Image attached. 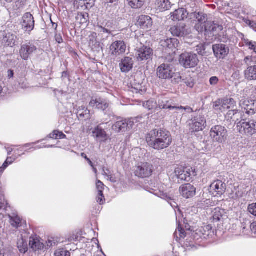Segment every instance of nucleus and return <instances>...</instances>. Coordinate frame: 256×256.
Returning a JSON list of instances; mask_svg holds the SVG:
<instances>
[{"label":"nucleus","instance_id":"1","mask_svg":"<svg viewBox=\"0 0 256 256\" xmlns=\"http://www.w3.org/2000/svg\"><path fill=\"white\" fill-rule=\"evenodd\" d=\"M148 146L157 150H162L170 146L172 142L170 133L164 128L151 130L146 136Z\"/></svg>","mask_w":256,"mask_h":256},{"label":"nucleus","instance_id":"2","mask_svg":"<svg viewBox=\"0 0 256 256\" xmlns=\"http://www.w3.org/2000/svg\"><path fill=\"white\" fill-rule=\"evenodd\" d=\"M237 130L246 136L256 134V120H240L236 123Z\"/></svg>","mask_w":256,"mask_h":256},{"label":"nucleus","instance_id":"3","mask_svg":"<svg viewBox=\"0 0 256 256\" xmlns=\"http://www.w3.org/2000/svg\"><path fill=\"white\" fill-rule=\"evenodd\" d=\"M179 62L186 68H190L196 67L199 60L196 54L185 52L180 56Z\"/></svg>","mask_w":256,"mask_h":256},{"label":"nucleus","instance_id":"4","mask_svg":"<svg viewBox=\"0 0 256 256\" xmlns=\"http://www.w3.org/2000/svg\"><path fill=\"white\" fill-rule=\"evenodd\" d=\"M174 71L176 70L172 64H162L158 68L156 74L160 79L170 80L172 78Z\"/></svg>","mask_w":256,"mask_h":256},{"label":"nucleus","instance_id":"5","mask_svg":"<svg viewBox=\"0 0 256 256\" xmlns=\"http://www.w3.org/2000/svg\"><path fill=\"white\" fill-rule=\"evenodd\" d=\"M227 130L226 128L220 125L212 126L210 130V136L214 141L222 143L226 138Z\"/></svg>","mask_w":256,"mask_h":256},{"label":"nucleus","instance_id":"6","mask_svg":"<svg viewBox=\"0 0 256 256\" xmlns=\"http://www.w3.org/2000/svg\"><path fill=\"white\" fill-rule=\"evenodd\" d=\"M134 122L130 120L118 118L116 122L112 126V129L117 132H124L132 129Z\"/></svg>","mask_w":256,"mask_h":256},{"label":"nucleus","instance_id":"7","mask_svg":"<svg viewBox=\"0 0 256 256\" xmlns=\"http://www.w3.org/2000/svg\"><path fill=\"white\" fill-rule=\"evenodd\" d=\"M196 26L197 27V30L198 32L204 33L205 35L212 34V32L216 31L217 30H222V26L216 24L214 22L208 21V20L202 24V25H200V27L197 25Z\"/></svg>","mask_w":256,"mask_h":256},{"label":"nucleus","instance_id":"8","mask_svg":"<svg viewBox=\"0 0 256 256\" xmlns=\"http://www.w3.org/2000/svg\"><path fill=\"white\" fill-rule=\"evenodd\" d=\"M153 172L152 165L147 163H141L138 164L134 170L136 176L140 178H146L150 176Z\"/></svg>","mask_w":256,"mask_h":256},{"label":"nucleus","instance_id":"9","mask_svg":"<svg viewBox=\"0 0 256 256\" xmlns=\"http://www.w3.org/2000/svg\"><path fill=\"white\" fill-rule=\"evenodd\" d=\"M235 104L236 102L233 98H226L216 100L214 103L213 107L215 110L223 112L228 109L234 107Z\"/></svg>","mask_w":256,"mask_h":256},{"label":"nucleus","instance_id":"10","mask_svg":"<svg viewBox=\"0 0 256 256\" xmlns=\"http://www.w3.org/2000/svg\"><path fill=\"white\" fill-rule=\"evenodd\" d=\"M170 32L174 36L178 37H183L189 34L191 31L190 28L184 23H179L172 26Z\"/></svg>","mask_w":256,"mask_h":256},{"label":"nucleus","instance_id":"11","mask_svg":"<svg viewBox=\"0 0 256 256\" xmlns=\"http://www.w3.org/2000/svg\"><path fill=\"white\" fill-rule=\"evenodd\" d=\"M153 50L148 46H142L137 48L136 52V57L138 61L147 60L152 58Z\"/></svg>","mask_w":256,"mask_h":256},{"label":"nucleus","instance_id":"12","mask_svg":"<svg viewBox=\"0 0 256 256\" xmlns=\"http://www.w3.org/2000/svg\"><path fill=\"white\" fill-rule=\"evenodd\" d=\"M206 121L204 116H195L190 124V130L192 132L202 131L206 126Z\"/></svg>","mask_w":256,"mask_h":256},{"label":"nucleus","instance_id":"13","mask_svg":"<svg viewBox=\"0 0 256 256\" xmlns=\"http://www.w3.org/2000/svg\"><path fill=\"white\" fill-rule=\"evenodd\" d=\"M126 48V44L123 40H117L110 45V54L114 57H117L124 54Z\"/></svg>","mask_w":256,"mask_h":256},{"label":"nucleus","instance_id":"14","mask_svg":"<svg viewBox=\"0 0 256 256\" xmlns=\"http://www.w3.org/2000/svg\"><path fill=\"white\" fill-rule=\"evenodd\" d=\"M21 24L22 30L25 32L30 34L34 27V20L32 15L30 12L24 14Z\"/></svg>","mask_w":256,"mask_h":256},{"label":"nucleus","instance_id":"15","mask_svg":"<svg viewBox=\"0 0 256 256\" xmlns=\"http://www.w3.org/2000/svg\"><path fill=\"white\" fill-rule=\"evenodd\" d=\"M158 106L160 108L163 109H170V110H188V112H192L193 110L192 108L189 106L183 107L182 106H174V104L172 100H168L166 98H163L162 100H159Z\"/></svg>","mask_w":256,"mask_h":256},{"label":"nucleus","instance_id":"16","mask_svg":"<svg viewBox=\"0 0 256 256\" xmlns=\"http://www.w3.org/2000/svg\"><path fill=\"white\" fill-rule=\"evenodd\" d=\"M160 44L161 46L165 49L166 52L170 54L176 52L179 42L176 38H167L166 40H162Z\"/></svg>","mask_w":256,"mask_h":256},{"label":"nucleus","instance_id":"17","mask_svg":"<svg viewBox=\"0 0 256 256\" xmlns=\"http://www.w3.org/2000/svg\"><path fill=\"white\" fill-rule=\"evenodd\" d=\"M36 47L32 43L28 42L22 45L20 50L21 58L24 60H27L30 56L36 50Z\"/></svg>","mask_w":256,"mask_h":256},{"label":"nucleus","instance_id":"18","mask_svg":"<svg viewBox=\"0 0 256 256\" xmlns=\"http://www.w3.org/2000/svg\"><path fill=\"white\" fill-rule=\"evenodd\" d=\"M210 188L214 196H219L225 192L226 184L222 180H217L210 184Z\"/></svg>","mask_w":256,"mask_h":256},{"label":"nucleus","instance_id":"19","mask_svg":"<svg viewBox=\"0 0 256 256\" xmlns=\"http://www.w3.org/2000/svg\"><path fill=\"white\" fill-rule=\"evenodd\" d=\"M240 105L248 114L256 113V102L254 100L242 98L240 102Z\"/></svg>","mask_w":256,"mask_h":256},{"label":"nucleus","instance_id":"20","mask_svg":"<svg viewBox=\"0 0 256 256\" xmlns=\"http://www.w3.org/2000/svg\"><path fill=\"white\" fill-rule=\"evenodd\" d=\"M214 56L219 59L224 58L229 53V48L224 44H216L212 46Z\"/></svg>","mask_w":256,"mask_h":256},{"label":"nucleus","instance_id":"21","mask_svg":"<svg viewBox=\"0 0 256 256\" xmlns=\"http://www.w3.org/2000/svg\"><path fill=\"white\" fill-rule=\"evenodd\" d=\"M180 192L184 198H190L196 194V188L192 184H186L180 188Z\"/></svg>","mask_w":256,"mask_h":256},{"label":"nucleus","instance_id":"22","mask_svg":"<svg viewBox=\"0 0 256 256\" xmlns=\"http://www.w3.org/2000/svg\"><path fill=\"white\" fill-rule=\"evenodd\" d=\"M152 20L148 16H140L137 20V24L144 30L150 29L152 26Z\"/></svg>","mask_w":256,"mask_h":256},{"label":"nucleus","instance_id":"23","mask_svg":"<svg viewBox=\"0 0 256 256\" xmlns=\"http://www.w3.org/2000/svg\"><path fill=\"white\" fill-rule=\"evenodd\" d=\"M89 46L94 52H99L102 49V44L97 40V34L92 32L89 36Z\"/></svg>","mask_w":256,"mask_h":256},{"label":"nucleus","instance_id":"24","mask_svg":"<svg viewBox=\"0 0 256 256\" xmlns=\"http://www.w3.org/2000/svg\"><path fill=\"white\" fill-rule=\"evenodd\" d=\"M28 0H16L13 6H11L10 10L12 14L16 16H18L21 14L22 9L26 6Z\"/></svg>","mask_w":256,"mask_h":256},{"label":"nucleus","instance_id":"25","mask_svg":"<svg viewBox=\"0 0 256 256\" xmlns=\"http://www.w3.org/2000/svg\"><path fill=\"white\" fill-rule=\"evenodd\" d=\"M171 18L172 20H182L187 18L188 13L186 9L180 8L175 10L173 12L171 13Z\"/></svg>","mask_w":256,"mask_h":256},{"label":"nucleus","instance_id":"26","mask_svg":"<svg viewBox=\"0 0 256 256\" xmlns=\"http://www.w3.org/2000/svg\"><path fill=\"white\" fill-rule=\"evenodd\" d=\"M89 106L98 110H104L108 107L109 104L106 100L101 98H92L90 102Z\"/></svg>","mask_w":256,"mask_h":256},{"label":"nucleus","instance_id":"27","mask_svg":"<svg viewBox=\"0 0 256 256\" xmlns=\"http://www.w3.org/2000/svg\"><path fill=\"white\" fill-rule=\"evenodd\" d=\"M133 65L132 58L128 56L124 57L120 64V70L124 72H128L130 71L132 68Z\"/></svg>","mask_w":256,"mask_h":256},{"label":"nucleus","instance_id":"28","mask_svg":"<svg viewBox=\"0 0 256 256\" xmlns=\"http://www.w3.org/2000/svg\"><path fill=\"white\" fill-rule=\"evenodd\" d=\"M104 124H100L92 131L94 136L101 142H104L108 139V136L101 126Z\"/></svg>","mask_w":256,"mask_h":256},{"label":"nucleus","instance_id":"29","mask_svg":"<svg viewBox=\"0 0 256 256\" xmlns=\"http://www.w3.org/2000/svg\"><path fill=\"white\" fill-rule=\"evenodd\" d=\"M29 246L34 251L42 250L44 248V244L40 242V238L31 236L30 238Z\"/></svg>","mask_w":256,"mask_h":256},{"label":"nucleus","instance_id":"30","mask_svg":"<svg viewBox=\"0 0 256 256\" xmlns=\"http://www.w3.org/2000/svg\"><path fill=\"white\" fill-rule=\"evenodd\" d=\"M17 36L12 33L6 34L2 40V44L4 46L13 47L14 46L18 40Z\"/></svg>","mask_w":256,"mask_h":256},{"label":"nucleus","instance_id":"31","mask_svg":"<svg viewBox=\"0 0 256 256\" xmlns=\"http://www.w3.org/2000/svg\"><path fill=\"white\" fill-rule=\"evenodd\" d=\"M244 78L248 80H256V61L255 64L249 66L244 71Z\"/></svg>","mask_w":256,"mask_h":256},{"label":"nucleus","instance_id":"32","mask_svg":"<svg viewBox=\"0 0 256 256\" xmlns=\"http://www.w3.org/2000/svg\"><path fill=\"white\" fill-rule=\"evenodd\" d=\"M175 174L178 179L181 180L189 181L190 174L187 170L182 168H178L175 170Z\"/></svg>","mask_w":256,"mask_h":256},{"label":"nucleus","instance_id":"33","mask_svg":"<svg viewBox=\"0 0 256 256\" xmlns=\"http://www.w3.org/2000/svg\"><path fill=\"white\" fill-rule=\"evenodd\" d=\"M190 18H194L202 25V24L207 20V14L202 12H194L190 14Z\"/></svg>","mask_w":256,"mask_h":256},{"label":"nucleus","instance_id":"34","mask_svg":"<svg viewBox=\"0 0 256 256\" xmlns=\"http://www.w3.org/2000/svg\"><path fill=\"white\" fill-rule=\"evenodd\" d=\"M78 117L79 118L86 120L90 118V111L84 107L79 108L77 112Z\"/></svg>","mask_w":256,"mask_h":256},{"label":"nucleus","instance_id":"35","mask_svg":"<svg viewBox=\"0 0 256 256\" xmlns=\"http://www.w3.org/2000/svg\"><path fill=\"white\" fill-rule=\"evenodd\" d=\"M224 210L219 208H216L213 211L212 222H216L224 219Z\"/></svg>","mask_w":256,"mask_h":256},{"label":"nucleus","instance_id":"36","mask_svg":"<svg viewBox=\"0 0 256 256\" xmlns=\"http://www.w3.org/2000/svg\"><path fill=\"white\" fill-rule=\"evenodd\" d=\"M18 248L21 253L25 254L28 250L26 240L22 238H19L17 242Z\"/></svg>","mask_w":256,"mask_h":256},{"label":"nucleus","instance_id":"37","mask_svg":"<svg viewBox=\"0 0 256 256\" xmlns=\"http://www.w3.org/2000/svg\"><path fill=\"white\" fill-rule=\"evenodd\" d=\"M158 6L162 10H167L170 8V2L168 0H158Z\"/></svg>","mask_w":256,"mask_h":256},{"label":"nucleus","instance_id":"38","mask_svg":"<svg viewBox=\"0 0 256 256\" xmlns=\"http://www.w3.org/2000/svg\"><path fill=\"white\" fill-rule=\"evenodd\" d=\"M10 222L12 226L14 228H18L21 226L22 220L17 215L14 214L13 216H10Z\"/></svg>","mask_w":256,"mask_h":256},{"label":"nucleus","instance_id":"39","mask_svg":"<svg viewBox=\"0 0 256 256\" xmlns=\"http://www.w3.org/2000/svg\"><path fill=\"white\" fill-rule=\"evenodd\" d=\"M66 135L62 132L58 130H54L50 134V138L52 139H64L66 138Z\"/></svg>","mask_w":256,"mask_h":256},{"label":"nucleus","instance_id":"40","mask_svg":"<svg viewBox=\"0 0 256 256\" xmlns=\"http://www.w3.org/2000/svg\"><path fill=\"white\" fill-rule=\"evenodd\" d=\"M129 5L133 8H141L144 4V0H128Z\"/></svg>","mask_w":256,"mask_h":256},{"label":"nucleus","instance_id":"41","mask_svg":"<svg viewBox=\"0 0 256 256\" xmlns=\"http://www.w3.org/2000/svg\"><path fill=\"white\" fill-rule=\"evenodd\" d=\"M86 0H75L74 3V6L78 10L80 8L82 10H86Z\"/></svg>","mask_w":256,"mask_h":256},{"label":"nucleus","instance_id":"42","mask_svg":"<svg viewBox=\"0 0 256 256\" xmlns=\"http://www.w3.org/2000/svg\"><path fill=\"white\" fill-rule=\"evenodd\" d=\"M200 232H202L204 238H206L212 232V226L210 225L204 226L200 230Z\"/></svg>","mask_w":256,"mask_h":256},{"label":"nucleus","instance_id":"43","mask_svg":"<svg viewBox=\"0 0 256 256\" xmlns=\"http://www.w3.org/2000/svg\"><path fill=\"white\" fill-rule=\"evenodd\" d=\"M143 106L146 108L150 110L156 106V103L153 100H150L143 104Z\"/></svg>","mask_w":256,"mask_h":256},{"label":"nucleus","instance_id":"44","mask_svg":"<svg viewBox=\"0 0 256 256\" xmlns=\"http://www.w3.org/2000/svg\"><path fill=\"white\" fill-rule=\"evenodd\" d=\"M88 17L87 14H84L82 13L78 14V16L76 17V20H78L82 24L86 23L88 21Z\"/></svg>","mask_w":256,"mask_h":256},{"label":"nucleus","instance_id":"45","mask_svg":"<svg viewBox=\"0 0 256 256\" xmlns=\"http://www.w3.org/2000/svg\"><path fill=\"white\" fill-rule=\"evenodd\" d=\"M174 72V74L172 76V82L173 83H179L180 82L182 81L183 77L179 73H177Z\"/></svg>","mask_w":256,"mask_h":256},{"label":"nucleus","instance_id":"46","mask_svg":"<svg viewBox=\"0 0 256 256\" xmlns=\"http://www.w3.org/2000/svg\"><path fill=\"white\" fill-rule=\"evenodd\" d=\"M206 48L204 44H200L196 46V50L197 52L202 56H204L206 54Z\"/></svg>","mask_w":256,"mask_h":256},{"label":"nucleus","instance_id":"47","mask_svg":"<svg viewBox=\"0 0 256 256\" xmlns=\"http://www.w3.org/2000/svg\"><path fill=\"white\" fill-rule=\"evenodd\" d=\"M54 256H70V252L63 249H60L55 252Z\"/></svg>","mask_w":256,"mask_h":256},{"label":"nucleus","instance_id":"48","mask_svg":"<svg viewBox=\"0 0 256 256\" xmlns=\"http://www.w3.org/2000/svg\"><path fill=\"white\" fill-rule=\"evenodd\" d=\"M182 81L188 87L192 88L194 86V80L190 76L186 77L185 78H183Z\"/></svg>","mask_w":256,"mask_h":256},{"label":"nucleus","instance_id":"49","mask_svg":"<svg viewBox=\"0 0 256 256\" xmlns=\"http://www.w3.org/2000/svg\"><path fill=\"white\" fill-rule=\"evenodd\" d=\"M248 210L250 214L256 216V203H252L249 204Z\"/></svg>","mask_w":256,"mask_h":256},{"label":"nucleus","instance_id":"50","mask_svg":"<svg viewBox=\"0 0 256 256\" xmlns=\"http://www.w3.org/2000/svg\"><path fill=\"white\" fill-rule=\"evenodd\" d=\"M245 44L248 46V48L252 50H254L256 52V42H250L248 40L245 41Z\"/></svg>","mask_w":256,"mask_h":256},{"label":"nucleus","instance_id":"51","mask_svg":"<svg viewBox=\"0 0 256 256\" xmlns=\"http://www.w3.org/2000/svg\"><path fill=\"white\" fill-rule=\"evenodd\" d=\"M242 116V113L241 112L238 111V110H236L234 116L232 120V122H234L236 123L237 122L239 121Z\"/></svg>","mask_w":256,"mask_h":256},{"label":"nucleus","instance_id":"52","mask_svg":"<svg viewBox=\"0 0 256 256\" xmlns=\"http://www.w3.org/2000/svg\"><path fill=\"white\" fill-rule=\"evenodd\" d=\"M6 1V3L4 4L6 6V7L8 8V10L10 14H12V11L10 10L11 6H13L14 3L15 2L16 0H4Z\"/></svg>","mask_w":256,"mask_h":256},{"label":"nucleus","instance_id":"53","mask_svg":"<svg viewBox=\"0 0 256 256\" xmlns=\"http://www.w3.org/2000/svg\"><path fill=\"white\" fill-rule=\"evenodd\" d=\"M97 28H98L97 31L100 34H102L106 33V34H108V35L110 34V30H108L102 27V26H98L97 27Z\"/></svg>","mask_w":256,"mask_h":256},{"label":"nucleus","instance_id":"54","mask_svg":"<svg viewBox=\"0 0 256 256\" xmlns=\"http://www.w3.org/2000/svg\"><path fill=\"white\" fill-rule=\"evenodd\" d=\"M254 60H252V56H246L244 59V62L245 64L247 65L248 67L249 66H252Z\"/></svg>","mask_w":256,"mask_h":256},{"label":"nucleus","instance_id":"55","mask_svg":"<svg viewBox=\"0 0 256 256\" xmlns=\"http://www.w3.org/2000/svg\"><path fill=\"white\" fill-rule=\"evenodd\" d=\"M10 158H8L4 162L3 164L2 167L0 168V172H2L4 170L8 167L9 164H11L12 162H9L8 159Z\"/></svg>","mask_w":256,"mask_h":256},{"label":"nucleus","instance_id":"56","mask_svg":"<svg viewBox=\"0 0 256 256\" xmlns=\"http://www.w3.org/2000/svg\"><path fill=\"white\" fill-rule=\"evenodd\" d=\"M236 110H229L226 115V118L228 120H232L234 116Z\"/></svg>","mask_w":256,"mask_h":256},{"label":"nucleus","instance_id":"57","mask_svg":"<svg viewBox=\"0 0 256 256\" xmlns=\"http://www.w3.org/2000/svg\"><path fill=\"white\" fill-rule=\"evenodd\" d=\"M219 80L216 76H212L210 79V83L212 86H216L218 84Z\"/></svg>","mask_w":256,"mask_h":256},{"label":"nucleus","instance_id":"58","mask_svg":"<svg viewBox=\"0 0 256 256\" xmlns=\"http://www.w3.org/2000/svg\"><path fill=\"white\" fill-rule=\"evenodd\" d=\"M95 0H86V8L90 9L94 5Z\"/></svg>","mask_w":256,"mask_h":256},{"label":"nucleus","instance_id":"59","mask_svg":"<svg viewBox=\"0 0 256 256\" xmlns=\"http://www.w3.org/2000/svg\"><path fill=\"white\" fill-rule=\"evenodd\" d=\"M142 86L140 84L136 86H135L132 87V92L138 93L140 91H142L141 90Z\"/></svg>","mask_w":256,"mask_h":256},{"label":"nucleus","instance_id":"60","mask_svg":"<svg viewBox=\"0 0 256 256\" xmlns=\"http://www.w3.org/2000/svg\"><path fill=\"white\" fill-rule=\"evenodd\" d=\"M96 188L98 190H104V184L100 180H98L96 183Z\"/></svg>","mask_w":256,"mask_h":256},{"label":"nucleus","instance_id":"61","mask_svg":"<svg viewBox=\"0 0 256 256\" xmlns=\"http://www.w3.org/2000/svg\"><path fill=\"white\" fill-rule=\"evenodd\" d=\"M96 201L100 204H103L105 202V198L104 196H98L96 198Z\"/></svg>","mask_w":256,"mask_h":256},{"label":"nucleus","instance_id":"62","mask_svg":"<svg viewBox=\"0 0 256 256\" xmlns=\"http://www.w3.org/2000/svg\"><path fill=\"white\" fill-rule=\"evenodd\" d=\"M55 40L58 44L63 42V39L60 34H56Z\"/></svg>","mask_w":256,"mask_h":256},{"label":"nucleus","instance_id":"63","mask_svg":"<svg viewBox=\"0 0 256 256\" xmlns=\"http://www.w3.org/2000/svg\"><path fill=\"white\" fill-rule=\"evenodd\" d=\"M82 156L88 162L89 164L92 166L93 167V164L92 162L86 156V155L84 153H82L81 154Z\"/></svg>","mask_w":256,"mask_h":256},{"label":"nucleus","instance_id":"64","mask_svg":"<svg viewBox=\"0 0 256 256\" xmlns=\"http://www.w3.org/2000/svg\"><path fill=\"white\" fill-rule=\"evenodd\" d=\"M250 228L252 232L256 234V222L251 224Z\"/></svg>","mask_w":256,"mask_h":256}]
</instances>
